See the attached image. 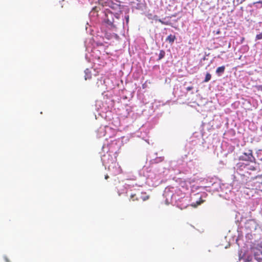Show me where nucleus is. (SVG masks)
Returning <instances> with one entry per match:
<instances>
[{"label": "nucleus", "instance_id": "nucleus-15", "mask_svg": "<svg viewBox=\"0 0 262 262\" xmlns=\"http://www.w3.org/2000/svg\"><path fill=\"white\" fill-rule=\"evenodd\" d=\"M258 187L259 190H260L261 191H262V182L260 183H259Z\"/></svg>", "mask_w": 262, "mask_h": 262}, {"label": "nucleus", "instance_id": "nucleus-19", "mask_svg": "<svg viewBox=\"0 0 262 262\" xmlns=\"http://www.w3.org/2000/svg\"><path fill=\"white\" fill-rule=\"evenodd\" d=\"M251 169H252V170H255V168H254V167H253V168H251Z\"/></svg>", "mask_w": 262, "mask_h": 262}, {"label": "nucleus", "instance_id": "nucleus-17", "mask_svg": "<svg viewBox=\"0 0 262 262\" xmlns=\"http://www.w3.org/2000/svg\"><path fill=\"white\" fill-rule=\"evenodd\" d=\"M125 18H126V22L128 23L129 21V16L127 15V16H126Z\"/></svg>", "mask_w": 262, "mask_h": 262}, {"label": "nucleus", "instance_id": "nucleus-8", "mask_svg": "<svg viewBox=\"0 0 262 262\" xmlns=\"http://www.w3.org/2000/svg\"><path fill=\"white\" fill-rule=\"evenodd\" d=\"M253 5L255 6L257 9H261L262 8V1L254 2Z\"/></svg>", "mask_w": 262, "mask_h": 262}, {"label": "nucleus", "instance_id": "nucleus-3", "mask_svg": "<svg viewBox=\"0 0 262 262\" xmlns=\"http://www.w3.org/2000/svg\"><path fill=\"white\" fill-rule=\"evenodd\" d=\"M105 22L108 25L115 27V25H114V19L112 13L106 15Z\"/></svg>", "mask_w": 262, "mask_h": 262}, {"label": "nucleus", "instance_id": "nucleus-14", "mask_svg": "<svg viewBox=\"0 0 262 262\" xmlns=\"http://www.w3.org/2000/svg\"><path fill=\"white\" fill-rule=\"evenodd\" d=\"M256 88L258 91H262V85H257Z\"/></svg>", "mask_w": 262, "mask_h": 262}, {"label": "nucleus", "instance_id": "nucleus-13", "mask_svg": "<svg viewBox=\"0 0 262 262\" xmlns=\"http://www.w3.org/2000/svg\"><path fill=\"white\" fill-rule=\"evenodd\" d=\"M256 38L257 39H262V33L257 34L256 36Z\"/></svg>", "mask_w": 262, "mask_h": 262}, {"label": "nucleus", "instance_id": "nucleus-16", "mask_svg": "<svg viewBox=\"0 0 262 262\" xmlns=\"http://www.w3.org/2000/svg\"><path fill=\"white\" fill-rule=\"evenodd\" d=\"M193 89V86H188L186 88V90L187 91H191L192 90V89Z\"/></svg>", "mask_w": 262, "mask_h": 262}, {"label": "nucleus", "instance_id": "nucleus-7", "mask_svg": "<svg viewBox=\"0 0 262 262\" xmlns=\"http://www.w3.org/2000/svg\"><path fill=\"white\" fill-rule=\"evenodd\" d=\"M139 198L137 196L136 194H131L130 195L129 201L135 202L138 201Z\"/></svg>", "mask_w": 262, "mask_h": 262}, {"label": "nucleus", "instance_id": "nucleus-4", "mask_svg": "<svg viewBox=\"0 0 262 262\" xmlns=\"http://www.w3.org/2000/svg\"><path fill=\"white\" fill-rule=\"evenodd\" d=\"M149 198V195L147 194L146 192H144L141 193L140 199H141L143 201H146L148 200Z\"/></svg>", "mask_w": 262, "mask_h": 262}, {"label": "nucleus", "instance_id": "nucleus-20", "mask_svg": "<svg viewBox=\"0 0 262 262\" xmlns=\"http://www.w3.org/2000/svg\"><path fill=\"white\" fill-rule=\"evenodd\" d=\"M220 33V31H219L217 32V34H219Z\"/></svg>", "mask_w": 262, "mask_h": 262}, {"label": "nucleus", "instance_id": "nucleus-18", "mask_svg": "<svg viewBox=\"0 0 262 262\" xmlns=\"http://www.w3.org/2000/svg\"><path fill=\"white\" fill-rule=\"evenodd\" d=\"M108 178H109V177H108V175H106V176H105V179H107Z\"/></svg>", "mask_w": 262, "mask_h": 262}, {"label": "nucleus", "instance_id": "nucleus-12", "mask_svg": "<svg viewBox=\"0 0 262 262\" xmlns=\"http://www.w3.org/2000/svg\"><path fill=\"white\" fill-rule=\"evenodd\" d=\"M157 20L163 25H168L169 24V23L168 22L164 21L162 20H161V19H158Z\"/></svg>", "mask_w": 262, "mask_h": 262}, {"label": "nucleus", "instance_id": "nucleus-6", "mask_svg": "<svg viewBox=\"0 0 262 262\" xmlns=\"http://www.w3.org/2000/svg\"><path fill=\"white\" fill-rule=\"evenodd\" d=\"M225 70V66H221L217 68L216 70V73L219 75H220L221 74H222L224 72Z\"/></svg>", "mask_w": 262, "mask_h": 262}, {"label": "nucleus", "instance_id": "nucleus-1", "mask_svg": "<svg viewBox=\"0 0 262 262\" xmlns=\"http://www.w3.org/2000/svg\"><path fill=\"white\" fill-rule=\"evenodd\" d=\"M254 159V158L253 156L252 151L251 150H248L247 152L243 153V154L239 158L240 160L250 162H252Z\"/></svg>", "mask_w": 262, "mask_h": 262}, {"label": "nucleus", "instance_id": "nucleus-2", "mask_svg": "<svg viewBox=\"0 0 262 262\" xmlns=\"http://www.w3.org/2000/svg\"><path fill=\"white\" fill-rule=\"evenodd\" d=\"M99 3L103 6H109L113 9L115 6H117V5L113 4L111 0H100Z\"/></svg>", "mask_w": 262, "mask_h": 262}, {"label": "nucleus", "instance_id": "nucleus-10", "mask_svg": "<svg viewBox=\"0 0 262 262\" xmlns=\"http://www.w3.org/2000/svg\"><path fill=\"white\" fill-rule=\"evenodd\" d=\"M165 52L164 50H161L160 51L159 54V58L158 60H160L162 59L165 56Z\"/></svg>", "mask_w": 262, "mask_h": 262}, {"label": "nucleus", "instance_id": "nucleus-5", "mask_svg": "<svg viewBox=\"0 0 262 262\" xmlns=\"http://www.w3.org/2000/svg\"><path fill=\"white\" fill-rule=\"evenodd\" d=\"M176 39V37L175 35L170 34L166 38V41H168L169 43H172Z\"/></svg>", "mask_w": 262, "mask_h": 262}, {"label": "nucleus", "instance_id": "nucleus-11", "mask_svg": "<svg viewBox=\"0 0 262 262\" xmlns=\"http://www.w3.org/2000/svg\"><path fill=\"white\" fill-rule=\"evenodd\" d=\"M211 75L210 73H207L206 74L205 78V79L204 80V82H207L208 81H209L211 79Z\"/></svg>", "mask_w": 262, "mask_h": 262}, {"label": "nucleus", "instance_id": "nucleus-9", "mask_svg": "<svg viewBox=\"0 0 262 262\" xmlns=\"http://www.w3.org/2000/svg\"><path fill=\"white\" fill-rule=\"evenodd\" d=\"M91 77H92V75H91V72H90V71L88 69H86L85 71V80L90 79L91 78Z\"/></svg>", "mask_w": 262, "mask_h": 262}]
</instances>
